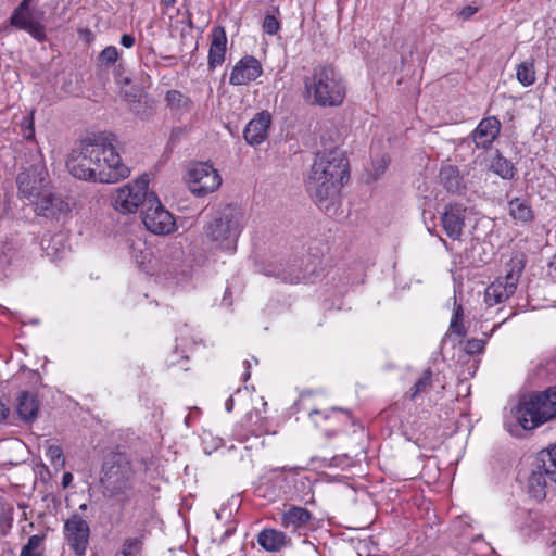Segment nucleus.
<instances>
[{"label": "nucleus", "mask_w": 556, "mask_h": 556, "mask_svg": "<svg viewBox=\"0 0 556 556\" xmlns=\"http://www.w3.org/2000/svg\"><path fill=\"white\" fill-rule=\"evenodd\" d=\"M141 548V541L137 538L126 539L123 543L121 552L115 556H137Z\"/></svg>", "instance_id": "33"}, {"label": "nucleus", "mask_w": 556, "mask_h": 556, "mask_svg": "<svg viewBox=\"0 0 556 556\" xmlns=\"http://www.w3.org/2000/svg\"><path fill=\"white\" fill-rule=\"evenodd\" d=\"M257 543L267 552L276 553L291 545L286 532L274 528H265L257 535Z\"/></svg>", "instance_id": "22"}, {"label": "nucleus", "mask_w": 556, "mask_h": 556, "mask_svg": "<svg viewBox=\"0 0 556 556\" xmlns=\"http://www.w3.org/2000/svg\"><path fill=\"white\" fill-rule=\"evenodd\" d=\"M462 320H463V307L460 304H458L455 307V312H454V315H453V318H452L451 325H450V329L452 330V332H454L458 336H465V329L462 324Z\"/></svg>", "instance_id": "35"}, {"label": "nucleus", "mask_w": 556, "mask_h": 556, "mask_svg": "<svg viewBox=\"0 0 556 556\" xmlns=\"http://www.w3.org/2000/svg\"><path fill=\"white\" fill-rule=\"evenodd\" d=\"M262 74L263 68L260 61L252 55H245L233 66L230 73L229 84L232 86L249 85Z\"/></svg>", "instance_id": "18"}, {"label": "nucleus", "mask_w": 556, "mask_h": 556, "mask_svg": "<svg viewBox=\"0 0 556 556\" xmlns=\"http://www.w3.org/2000/svg\"><path fill=\"white\" fill-rule=\"evenodd\" d=\"M467 207L460 203H450L441 214V224L446 236L460 240L465 228Z\"/></svg>", "instance_id": "16"}, {"label": "nucleus", "mask_w": 556, "mask_h": 556, "mask_svg": "<svg viewBox=\"0 0 556 556\" xmlns=\"http://www.w3.org/2000/svg\"><path fill=\"white\" fill-rule=\"evenodd\" d=\"M227 51V36L226 30L223 26H216L211 33V45L207 56V67L214 71L220 66L226 56Z\"/></svg>", "instance_id": "21"}, {"label": "nucleus", "mask_w": 556, "mask_h": 556, "mask_svg": "<svg viewBox=\"0 0 556 556\" xmlns=\"http://www.w3.org/2000/svg\"><path fill=\"white\" fill-rule=\"evenodd\" d=\"M548 275L556 279V254L553 256L552 261L548 264Z\"/></svg>", "instance_id": "44"}, {"label": "nucleus", "mask_w": 556, "mask_h": 556, "mask_svg": "<svg viewBox=\"0 0 556 556\" xmlns=\"http://www.w3.org/2000/svg\"><path fill=\"white\" fill-rule=\"evenodd\" d=\"M165 101L172 110H189L191 100L178 90H169L166 92Z\"/></svg>", "instance_id": "29"}, {"label": "nucleus", "mask_w": 556, "mask_h": 556, "mask_svg": "<svg viewBox=\"0 0 556 556\" xmlns=\"http://www.w3.org/2000/svg\"><path fill=\"white\" fill-rule=\"evenodd\" d=\"M118 55L119 54L117 48L114 46H109L101 51L99 61L102 64L110 65L117 61Z\"/></svg>", "instance_id": "36"}, {"label": "nucleus", "mask_w": 556, "mask_h": 556, "mask_svg": "<svg viewBox=\"0 0 556 556\" xmlns=\"http://www.w3.org/2000/svg\"><path fill=\"white\" fill-rule=\"evenodd\" d=\"M37 215L50 219H60L70 212L68 204L60 197L48 189L40 195L29 200Z\"/></svg>", "instance_id": "14"}, {"label": "nucleus", "mask_w": 556, "mask_h": 556, "mask_svg": "<svg viewBox=\"0 0 556 556\" xmlns=\"http://www.w3.org/2000/svg\"><path fill=\"white\" fill-rule=\"evenodd\" d=\"M27 125L23 130V137L27 140H31L35 137V129L31 119H25Z\"/></svg>", "instance_id": "39"}, {"label": "nucleus", "mask_w": 556, "mask_h": 556, "mask_svg": "<svg viewBox=\"0 0 556 556\" xmlns=\"http://www.w3.org/2000/svg\"><path fill=\"white\" fill-rule=\"evenodd\" d=\"M484 344H485V342L483 340L471 339V340L467 341V343L465 345V351L468 354H476V353H479V352H481L483 350Z\"/></svg>", "instance_id": "38"}, {"label": "nucleus", "mask_w": 556, "mask_h": 556, "mask_svg": "<svg viewBox=\"0 0 556 556\" xmlns=\"http://www.w3.org/2000/svg\"><path fill=\"white\" fill-rule=\"evenodd\" d=\"M242 229V212L227 205L204 226V236L214 249L233 253Z\"/></svg>", "instance_id": "5"}, {"label": "nucleus", "mask_w": 556, "mask_h": 556, "mask_svg": "<svg viewBox=\"0 0 556 556\" xmlns=\"http://www.w3.org/2000/svg\"><path fill=\"white\" fill-rule=\"evenodd\" d=\"M501 122L495 116L483 118L472 132L477 148L489 149L501 132Z\"/></svg>", "instance_id": "20"}, {"label": "nucleus", "mask_w": 556, "mask_h": 556, "mask_svg": "<svg viewBox=\"0 0 556 556\" xmlns=\"http://www.w3.org/2000/svg\"><path fill=\"white\" fill-rule=\"evenodd\" d=\"M316 416H323L324 420H328L330 418V414L328 412H319L317 409L311 410L309 418L315 422L317 427H321V424L315 419Z\"/></svg>", "instance_id": "40"}, {"label": "nucleus", "mask_w": 556, "mask_h": 556, "mask_svg": "<svg viewBox=\"0 0 556 556\" xmlns=\"http://www.w3.org/2000/svg\"><path fill=\"white\" fill-rule=\"evenodd\" d=\"M348 166L346 159L338 150L318 152L314 159L306 189L313 201L326 212L349 178Z\"/></svg>", "instance_id": "2"}, {"label": "nucleus", "mask_w": 556, "mask_h": 556, "mask_svg": "<svg viewBox=\"0 0 556 556\" xmlns=\"http://www.w3.org/2000/svg\"><path fill=\"white\" fill-rule=\"evenodd\" d=\"M9 414V408L0 401V421L5 419Z\"/></svg>", "instance_id": "46"}, {"label": "nucleus", "mask_w": 556, "mask_h": 556, "mask_svg": "<svg viewBox=\"0 0 556 556\" xmlns=\"http://www.w3.org/2000/svg\"><path fill=\"white\" fill-rule=\"evenodd\" d=\"M440 184L451 193H460L465 189L463 176L457 166L442 165L439 173Z\"/></svg>", "instance_id": "24"}, {"label": "nucleus", "mask_w": 556, "mask_h": 556, "mask_svg": "<svg viewBox=\"0 0 556 556\" xmlns=\"http://www.w3.org/2000/svg\"><path fill=\"white\" fill-rule=\"evenodd\" d=\"M148 186L149 178L143 175L116 189L111 199L113 207L123 214L134 213L140 205L146 207L151 194L148 192Z\"/></svg>", "instance_id": "10"}, {"label": "nucleus", "mask_w": 556, "mask_h": 556, "mask_svg": "<svg viewBox=\"0 0 556 556\" xmlns=\"http://www.w3.org/2000/svg\"><path fill=\"white\" fill-rule=\"evenodd\" d=\"M517 80L523 86L529 87L535 83L534 64L531 61L520 63L516 71Z\"/></svg>", "instance_id": "28"}, {"label": "nucleus", "mask_w": 556, "mask_h": 556, "mask_svg": "<svg viewBox=\"0 0 556 556\" xmlns=\"http://www.w3.org/2000/svg\"><path fill=\"white\" fill-rule=\"evenodd\" d=\"M39 412V403L37 397L27 392L22 391L16 399V414L23 421H34Z\"/></svg>", "instance_id": "23"}, {"label": "nucleus", "mask_w": 556, "mask_h": 556, "mask_svg": "<svg viewBox=\"0 0 556 556\" xmlns=\"http://www.w3.org/2000/svg\"><path fill=\"white\" fill-rule=\"evenodd\" d=\"M142 222L146 228L155 235H167L176 228L173 215L163 207L153 193L148 198V204L142 212Z\"/></svg>", "instance_id": "12"}, {"label": "nucleus", "mask_w": 556, "mask_h": 556, "mask_svg": "<svg viewBox=\"0 0 556 556\" xmlns=\"http://www.w3.org/2000/svg\"><path fill=\"white\" fill-rule=\"evenodd\" d=\"M121 84H124V85H129L130 84V78L128 77H125L123 78L122 80H119Z\"/></svg>", "instance_id": "50"}, {"label": "nucleus", "mask_w": 556, "mask_h": 556, "mask_svg": "<svg viewBox=\"0 0 556 556\" xmlns=\"http://www.w3.org/2000/svg\"><path fill=\"white\" fill-rule=\"evenodd\" d=\"M232 403H233V401H232V399L230 397V399L227 401V403H226V408H227V410H228V412H230V410L232 409Z\"/></svg>", "instance_id": "49"}, {"label": "nucleus", "mask_w": 556, "mask_h": 556, "mask_svg": "<svg viewBox=\"0 0 556 556\" xmlns=\"http://www.w3.org/2000/svg\"><path fill=\"white\" fill-rule=\"evenodd\" d=\"M305 100L319 106H338L345 98V85L340 73L331 65H317L304 78Z\"/></svg>", "instance_id": "3"}, {"label": "nucleus", "mask_w": 556, "mask_h": 556, "mask_svg": "<svg viewBox=\"0 0 556 556\" xmlns=\"http://www.w3.org/2000/svg\"><path fill=\"white\" fill-rule=\"evenodd\" d=\"M27 166L16 177L18 194L25 200L40 195L49 187L48 170L43 156L36 151L29 154Z\"/></svg>", "instance_id": "7"}, {"label": "nucleus", "mask_w": 556, "mask_h": 556, "mask_svg": "<svg viewBox=\"0 0 556 556\" xmlns=\"http://www.w3.org/2000/svg\"><path fill=\"white\" fill-rule=\"evenodd\" d=\"M121 45L124 46L125 48H128V49L134 47V45H135V37L132 35H129V34H124L121 37Z\"/></svg>", "instance_id": "41"}, {"label": "nucleus", "mask_w": 556, "mask_h": 556, "mask_svg": "<svg viewBox=\"0 0 556 556\" xmlns=\"http://www.w3.org/2000/svg\"><path fill=\"white\" fill-rule=\"evenodd\" d=\"M86 509H87V504L86 503L79 505V510H86Z\"/></svg>", "instance_id": "52"}, {"label": "nucleus", "mask_w": 556, "mask_h": 556, "mask_svg": "<svg viewBox=\"0 0 556 556\" xmlns=\"http://www.w3.org/2000/svg\"><path fill=\"white\" fill-rule=\"evenodd\" d=\"M65 540L76 556H85L89 544L90 528L78 514L72 515L64 523Z\"/></svg>", "instance_id": "13"}, {"label": "nucleus", "mask_w": 556, "mask_h": 556, "mask_svg": "<svg viewBox=\"0 0 556 556\" xmlns=\"http://www.w3.org/2000/svg\"><path fill=\"white\" fill-rule=\"evenodd\" d=\"M190 191L197 197H205L222 185L217 169L208 162L191 163L188 170Z\"/></svg>", "instance_id": "11"}, {"label": "nucleus", "mask_w": 556, "mask_h": 556, "mask_svg": "<svg viewBox=\"0 0 556 556\" xmlns=\"http://www.w3.org/2000/svg\"><path fill=\"white\" fill-rule=\"evenodd\" d=\"M177 0H162L161 3L162 5H164L166 9H169V8H173L175 5Z\"/></svg>", "instance_id": "47"}, {"label": "nucleus", "mask_w": 556, "mask_h": 556, "mask_svg": "<svg viewBox=\"0 0 556 556\" xmlns=\"http://www.w3.org/2000/svg\"><path fill=\"white\" fill-rule=\"evenodd\" d=\"M29 1L30 0H23L20 3L13 12L10 23L12 26L27 31L38 41H43L46 39L45 26L33 17L28 8Z\"/></svg>", "instance_id": "17"}, {"label": "nucleus", "mask_w": 556, "mask_h": 556, "mask_svg": "<svg viewBox=\"0 0 556 556\" xmlns=\"http://www.w3.org/2000/svg\"><path fill=\"white\" fill-rule=\"evenodd\" d=\"M552 555L556 556V542H554L552 545Z\"/></svg>", "instance_id": "51"}, {"label": "nucleus", "mask_w": 556, "mask_h": 556, "mask_svg": "<svg viewBox=\"0 0 556 556\" xmlns=\"http://www.w3.org/2000/svg\"><path fill=\"white\" fill-rule=\"evenodd\" d=\"M431 380H432V372L430 369H426L422 372V376L415 382L410 397L415 399L420 393L427 391L431 386Z\"/></svg>", "instance_id": "32"}, {"label": "nucleus", "mask_w": 556, "mask_h": 556, "mask_svg": "<svg viewBox=\"0 0 556 556\" xmlns=\"http://www.w3.org/2000/svg\"><path fill=\"white\" fill-rule=\"evenodd\" d=\"M245 366H247V371L244 374V380H247L249 377H250V371H249V368H250V362L249 361H245L244 362Z\"/></svg>", "instance_id": "48"}, {"label": "nucleus", "mask_w": 556, "mask_h": 556, "mask_svg": "<svg viewBox=\"0 0 556 556\" xmlns=\"http://www.w3.org/2000/svg\"><path fill=\"white\" fill-rule=\"evenodd\" d=\"M73 481V475L71 472H65L62 477V486L65 489L70 486Z\"/></svg>", "instance_id": "45"}, {"label": "nucleus", "mask_w": 556, "mask_h": 556, "mask_svg": "<svg viewBox=\"0 0 556 556\" xmlns=\"http://www.w3.org/2000/svg\"><path fill=\"white\" fill-rule=\"evenodd\" d=\"M509 215L516 222L529 223L534 218L529 201L525 198H515L508 202Z\"/></svg>", "instance_id": "26"}, {"label": "nucleus", "mask_w": 556, "mask_h": 556, "mask_svg": "<svg viewBox=\"0 0 556 556\" xmlns=\"http://www.w3.org/2000/svg\"><path fill=\"white\" fill-rule=\"evenodd\" d=\"M477 12V8L475 7H465L462 11H460V16H463L464 18H469L470 16H472L475 13Z\"/></svg>", "instance_id": "43"}, {"label": "nucleus", "mask_w": 556, "mask_h": 556, "mask_svg": "<svg viewBox=\"0 0 556 556\" xmlns=\"http://www.w3.org/2000/svg\"><path fill=\"white\" fill-rule=\"evenodd\" d=\"M263 30L268 35H276L280 29V23L276 16L267 14L263 21Z\"/></svg>", "instance_id": "37"}, {"label": "nucleus", "mask_w": 556, "mask_h": 556, "mask_svg": "<svg viewBox=\"0 0 556 556\" xmlns=\"http://www.w3.org/2000/svg\"><path fill=\"white\" fill-rule=\"evenodd\" d=\"M45 535H31L28 538L27 543L22 547L20 556H43L42 551H39Z\"/></svg>", "instance_id": "31"}, {"label": "nucleus", "mask_w": 556, "mask_h": 556, "mask_svg": "<svg viewBox=\"0 0 556 556\" xmlns=\"http://www.w3.org/2000/svg\"><path fill=\"white\" fill-rule=\"evenodd\" d=\"M270 125L271 115L267 111L256 114L244 128L243 137L245 141L250 146L261 144L267 139Z\"/></svg>", "instance_id": "19"}, {"label": "nucleus", "mask_w": 556, "mask_h": 556, "mask_svg": "<svg viewBox=\"0 0 556 556\" xmlns=\"http://www.w3.org/2000/svg\"><path fill=\"white\" fill-rule=\"evenodd\" d=\"M312 513L301 506L291 505L281 514L280 523L286 532L303 535L312 528Z\"/></svg>", "instance_id": "15"}, {"label": "nucleus", "mask_w": 556, "mask_h": 556, "mask_svg": "<svg viewBox=\"0 0 556 556\" xmlns=\"http://www.w3.org/2000/svg\"><path fill=\"white\" fill-rule=\"evenodd\" d=\"M123 94L125 97V99L129 102V103H135L139 100V97H140V91L139 90H134L131 92H128V91H123Z\"/></svg>", "instance_id": "42"}, {"label": "nucleus", "mask_w": 556, "mask_h": 556, "mask_svg": "<svg viewBox=\"0 0 556 556\" xmlns=\"http://www.w3.org/2000/svg\"><path fill=\"white\" fill-rule=\"evenodd\" d=\"M490 169L503 179L510 180L515 177L514 164L506 157L502 156L498 151L491 161Z\"/></svg>", "instance_id": "27"}, {"label": "nucleus", "mask_w": 556, "mask_h": 556, "mask_svg": "<svg viewBox=\"0 0 556 556\" xmlns=\"http://www.w3.org/2000/svg\"><path fill=\"white\" fill-rule=\"evenodd\" d=\"M116 138L100 132L79 140L66 160V167L77 179L114 184L129 176V167L116 151Z\"/></svg>", "instance_id": "1"}, {"label": "nucleus", "mask_w": 556, "mask_h": 556, "mask_svg": "<svg viewBox=\"0 0 556 556\" xmlns=\"http://www.w3.org/2000/svg\"><path fill=\"white\" fill-rule=\"evenodd\" d=\"M525 263L522 254H516L509 260L505 266V276L498 277L485 289L484 300L488 305H497L515 294Z\"/></svg>", "instance_id": "8"}, {"label": "nucleus", "mask_w": 556, "mask_h": 556, "mask_svg": "<svg viewBox=\"0 0 556 556\" xmlns=\"http://www.w3.org/2000/svg\"><path fill=\"white\" fill-rule=\"evenodd\" d=\"M46 456L54 467H64L65 458L60 446L50 445L46 451Z\"/></svg>", "instance_id": "34"}, {"label": "nucleus", "mask_w": 556, "mask_h": 556, "mask_svg": "<svg viewBox=\"0 0 556 556\" xmlns=\"http://www.w3.org/2000/svg\"><path fill=\"white\" fill-rule=\"evenodd\" d=\"M505 426L507 427L508 431L513 433V430H511V428L509 427V425H508V422H507V421L505 422Z\"/></svg>", "instance_id": "53"}, {"label": "nucleus", "mask_w": 556, "mask_h": 556, "mask_svg": "<svg viewBox=\"0 0 556 556\" xmlns=\"http://www.w3.org/2000/svg\"><path fill=\"white\" fill-rule=\"evenodd\" d=\"M101 482L111 497H128L135 479V471L129 458L122 453L110 455L102 468Z\"/></svg>", "instance_id": "6"}, {"label": "nucleus", "mask_w": 556, "mask_h": 556, "mask_svg": "<svg viewBox=\"0 0 556 556\" xmlns=\"http://www.w3.org/2000/svg\"><path fill=\"white\" fill-rule=\"evenodd\" d=\"M265 275L286 283H299L304 279V275L295 265H270L265 269Z\"/></svg>", "instance_id": "25"}, {"label": "nucleus", "mask_w": 556, "mask_h": 556, "mask_svg": "<svg viewBox=\"0 0 556 556\" xmlns=\"http://www.w3.org/2000/svg\"><path fill=\"white\" fill-rule=\"evenodd\" d=\"M556 484V442L536 455L534 469L529 478V492L536 500L546 496L547 482Z\"/></svg>", "instance_id": "9"}, {"label": "nucleus", "mask_w": 556, "mask_h": 556, "mask_svg": "<svg viewBox=\"0 0 556 556\" xmlns=\"http://www.w3.org/2000/svg\"><path fill=\"white\" fill-rule=\"evenodd\" d=\"M511 415L523 430H532L556 418V386L520 397Z\"/></svg>", "instance_id": "4"}, {"label": "nucleus", "mask_w": 556, "mask_h": 556, "mask_svg": "<svg viewBox=\"0 0 556 556\" xmlns=\"http://www.w3.org/2000/svg\"><path fill=\"white\" fill-rule=\"evenodd\" d=\"M43 249L47 255L53 260L62 258L66 251V247L63 244V237L61 235L51 237Z\"/></svg>", "instance_id": "30"}]
</instances>
